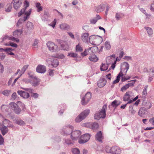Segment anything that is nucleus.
I'll return each instance as SVG.
<instances>
[{
  "label": "nucleus",
  "instance_id": "obj_47",
  "mask_svg": "<svg viewBox=\"0 0 154 154\" xmlns=\"http://www.w3.org/2000/svg\"><path fill=\"white\" fill-rule=\"evenodd\" d=\"M99 126L97 123L94 122L93 124H91V128L93 129H96L98 128Z\"/></svg>",
  "mask_w": 154,
  "mask_h": 154
},
{
  "label": "nucleus",
  "instance_id": "obj_64",
  "mask_svg": "<svg viewBox=\"0 0 154 154\" xmlns=\"http://www.w3.org/2000/svg\"><path fill=\"white\" fill-rule=\"evenodd\" d=\"M149 122L152 125L154 126V117L150 119L149 120Z\"/></svg>",
  "mask_w": 154,
  "mask_h": 154
},
{
  "label": "nucleus",
  "instance_id": "obj_55",
  "mask_svg": "<svg viewBox=\"0 0 154 154\" xmlns=\"http://www.w3.org/2000/svg\"><path fill=\"white\" fill-rule=\"evenodd\" d=\"M129 88L128 85L127 84L121 88V90L122 91H123L126 90Z\"/></svg>",
  "mask_w": 154,
  "mask_h": 154
},
{
  "label": "nucleus",
  "instance_id": "obj_38",
  "mask_svg": "<svg viewBox=\"0 0 154 154\" xmlns=\"http://www.w3.org/2000/svg\"><path fill=\"white\" fill-rule=\"evenodd\" d=\"M76 51L77 52H81L83 50V48L81 45L78 44L76 46Z\"/></svg>",
  "mask_w": 154,
  "mask_h": 154
},
{
  "label": "nucleus",
  "instance_id": "obj_3",
  "mask_svg": "<svg viewBox=\"0 0 154 154\" xmlns=\"http://www.w3.org/2000/svg\"><path fill=\"white\" fill-rule=\"evenodd\" d=\"M107 106L106 105H104L99 112H97L95 114L94 117L95 119L99 120L100 118H104L106 117V110Z\"/></svg>",
  "mask_w": 154,
  "mask_h": 154
},
{
  "label": "nucleus",
  "instance_id": "obj_7",
  "mask_svg": "<svg viewBox=\"0 0 154 154\" xmlns=\"http://www.w3.org/2000/svg\"><path fill=\"white\" fill-rule=\"evenodd\" d=\"M9 40H11L14 42H18L19 41V40L17 38L13 37L12 36H9L7 35H5L2 38L0 39V43L4 42H7Z\"/></svg>",
  "mask_w": 154,
  "mask_h": 154
},
{
  "label": "nucleus",
  "instance_id": "obj_39",
  "mask_svg": "<svg viewBox=\"0 0 154 154\" xmlns=\"http://www.w3.org/2000/svg\"><path fill=\"white\" fill-rule=\"evenodd\" d=\"M15 123L20 125H25V122L21 119H17L15 120Z\"/></svg>",
  "mask_w": 154,
  "mask_h": 154
},
{
  "label": "nucleus",
  "instance_id": "obj_40",
  "mask_svg": "<svg viewBox=\"0 0 154 154\" xmlns=\"http://www.w3.org/2000/svg\"><path fill=\"white\" fill-rule=\"evenodd\" d=\"M35 6L37 8V12H39L42 10V8L41 6V4L39 3H37L35 4Z\"/></svg>",
  "mask_w": 154,
  "mask_h": 154
},
{
  "label": "nucleus",
  "instance_id": "obj_8",
  "mask_svg": "<svg viewBox=\"0 0 154 154\" xmlns=\"http://www.w3.org/2000/svg\"><path fill=\"white\" fill-rule=\"evenodd\" d=\"M47 45L49 50L52 52H56L59 50L57 46L53 42H48L47 43Z\"/></svg>",
  "mask_w": 154,
  "mask_h": 154
},
{
  "label": "nucleus",
  "instance_id": "obj_36",
  "mask_svg": "<svg viewBox=\"0 0 154 154\" xmlns=\"http://www.w3.org/2000/svg\"><path fill=\"white\" fill-rule=\"evenodd\" d=\"M39 82L40 80L36 77V79L32 80V82H31V83L33 86H36L39 85Z\"/></svg>",
  "mask_w": 154,
  "mask_h": 154
},
{
  "label": "nucleus",
  "instance_id": "obj_26",
  "mask_svg": "<svg viewBox=\"0 0 154 154\" xmlns=\"http://www.w3.org/2000/svg\"><path fill=\"white\" fill-rule=\"evenodd\" d=\"M106 83V81L104 78H102L97 82V85L99 87L102 88L104 87Z\"/></svg>",
  "mask_w": 154,
  "mask_h": 154
},
{
  "label": "nucleus",
  "instance_id": "obj_13",
  "mask_svg": "<svg viewBox=\"0 0 154 154\" xmlns=\"http://www.w3.org/2000/svg\"><path fill=\"white\" fill-rule=\"evenodd\" d=\"M24 8L21 9L20 11L19 12L18 16L19 17L20 16L23 14H25L28 11H26V8L29 6V3L27 0H25L23 2Z\"/></svg>",
  "mask_w": 154,
  "mask_h": 154
},
{
  "label": "nucleus",
  "instance_id": "obj_10",
  "mask_svg": "<svg viewBox=\"0 0 154 154\" xmlns=\"http://www.w3.org/2000/svg\"><path fill=\"white\" fill-rule=\"evenodd\" d=\"M9 107L14 110L17 114H19L21 112V109L20 108L17 104L14 102H11L9 104Z\"/></svg>",
  "mask_w": 154,
  "mask_h": 154
},
{
  "label": "nucleus",
  "instance_id": "obj_25",
  "mask_svg": "<svg viewBox=\"0 0 154 154\" xmlns=\"http://www.w3.org/2000/svg\"><path fill=\"white\" fill-rule=\"evenodd\" d=\"M22 89L25 91H28L29 93H32V96L34 98H37L38 97L39 95L37 93H32L33 90L32 89L28 88H23Z\"/></svg>",
  "mask_w": 154,
  "mask_h": 154
},
{
  "label": "nucleus",
  "instance_id": "obj_28",
  "mask_svg": "<svg viewBox=\"0 0 154 154\" xmlns=\"http://www.w3.org/2000/svg\"><path fill=\"white\" fill-rule=\"evenodd\" d=\"M144 29L146 30V33L149 37H152L153 34V31L152 29L148 26H145Z\"/></svg>",
  "mask_w": 154,
  "mask_h": 154
},
{
  "label": "nucleus",
  "instance_id": "obj_46",
  "mask_svg": "<svg viewBox=\"0 0 154 154\" xmlns=\"http://www.w3.org/2000/svg\"><path fill=\"white\" fill-rule=\"evenodd\" d=\"M148 88V86H145L142 92V95L143 97H145L147 94V90Z\"/></svg>",
  "mask_w": 154,
  "mask_h": 154
},
{
  "label": "nucleus",
  "instance_id": "obj_14",
  "mask_svg": "<svg viewBox=\"0 0 154 154\" xmlns=\"http://www.w3.org/2000/svg\"><path fill=\"white\" fill-rule=\"evenodd\" d=\"M46 62L49 63L50 61L51 63V64H49V66L51 68L52 67H56L59 65V62L57 59H53L50 60L48 59L46 60Z\"/></svg>",
  "mask_w": 154,
  "mask_h": 154
},
{
  "label": "nucleus",
  "instance_id": "obj_33",
  "mask_svg": "<svg viewBox=\"0 0 154 154\" xmlns=\"http://www.w3.org/2000/svg\"><path fill=\"white\" fill-rule=\"evenodd\" d=\"M89 60L94 62H97L98 60V58L94 54H92L89 57Z\"/></svg>",
  "mask_w": 154,
  "mask_h": 154
},
{
  "label": "nucleus",
  "instance_id": "obj_49",
  "mask_svg": "<svg viewBox=\"0 0 154 154\" xmlns=\"http://www.w3.org/2000/svg\"><path fill=\"white\" fill-rule=\"evenodd\" d=\"M54 57L60 59H63L65 58V56L62 54H57L54 56Z\"/></svg>",
  "mask_w": 154,
  "mask_h": 154
},
{
  "label": "nucleus",
  "instance_id": "obj_60",
  "mask_svg": "<svg viewBox=\"0 0 154 154\" xmlns=\"http://www.w3.org/2000/svg\"><path fill=\"white\" fill-rule=\"evenodd\" d=\"M138 98V96H137L134 99H132L131 100H130L127 102V104L131 103H132L133 102H134L136 101Z\"/></svg>",
  "mask_w": 154,
  "mask_h": 154
},
{
  "label": "nucleus",
  "instance_id": "obj_53",
  "mask_svg": "<svg viewBox=\"0 0 154 154\" xmlns=\"http://www.w3.org/2000/svg\"><path fill=\"white\" fill-rule=\"evenodd\" d=\"M57 22V20L56 19H54V21L52 22L51 24H48L49 26H52L53 28H54L56 25Z\"/></svg>",
  "mask_w": 154,
  "mask_h": 154
},
{
  "label": "nucleus",
  "instance_id": "obj_6",
  "mask_svg": "<svg viewBox=\"0 0 154 154\" xmlns=\"http://www.w3.org/2000/svg\"><path fill=\"white\" fill-rule=\"evenodd\" d=\"M100 40V43H101L102 40V38L98 35H93L89 38V41L90 43L92 44H95V43Z\"/></svg>",
  "mask_w": 154,
  "mask_h": 154
},
{
  "label": "nucleus",
  "instance_id": "obj_24",
  "mask_svg": "<svg viewBox=\"0 0 154 154\" xmlns=\"http://www.w3.org/2000/svg\"><path fill=\"white\" fill-rule=\"evenodd\" d=\"M0 125H7V127L8 128H13L14 127V125L11 124V122L8 119H4L2 121V124L0 123Z\"/></svg>",
  "mask_w": 154,
  "mask_h": 154
},
{
  "label": "nucleus",
  "instance_id": "obj_63",
  "mask_svg": "<svg viewBox=\"0 0 154 154\" xmlns=\"http://www.w3.org/2000/svg\"><path fill=\"white\" fill-rule=\"evenodd\" d=\"M67 33L69 35L70 37L72 39H75V37L74 35L72 32H68Z\"/></svg>",
  "mask_w": 154,
  "mask_h": 154
},
{
  "label": "nucleus",
  "instance_id": "obj_19",
  "mask_svg": "<svg viewBox=\"0 0 154 154\" xmlns=\"http://www.w3.org/2000/svg\"><path fill=\"white\" fill-rule=\"evenodd\" d=\"M17 93L19 95L23 98L27 99L30 96L29 93L23 91H18Z\"/></svg>",
  "mask_w": 154,
  "mask_h": 154
},
{
  "label": "nucleus",
  "instance_id": "obj_31",
  "mask_svg": "<svg viewBox=\"0 0 154 154\" xmlns=\"http://www.w3.org/2000/svg\"><path fill=\"white\" fill-rule=\"evenodd\" d=\"M146 110L145 107H141L139 110L138 112V115L141 117H143L146 111Z\"/></svg>",
  "mask_w": 154,
  "mask_h": 154
},
{
  "label": "nucleus",
  "instance_id": "obj_57",
  "mask_svg": "<svg viewBox=\"0 0 154 154\" xmlns=\"http://www.w3.org/2000/svg\"><path fill=\"white\" fill-rule=\"evenodd\" d=\"M105 150L107 152L111 153V148L109 146H106L105 148Z\"/></svg>",
  "mask_w": 154,
  "mask_h": 154
},
{
  "label": "nucleus",
  "instance_id": "obj_34",
  "mask_svg": "<svg viewBox=\"0 0 154 154\" xmlns=\"http://www.w3.org/2000/svg\"><path fill=\"white\" fill-rule=\"evenodd\" d=\"M109 63H107L106 64H102L100 66V69L101 71H106L108 69Z\"/></svg>",
  "mask_w": 154,
  "mask_h": 154
},
{
  "label": "nucleus",
  "instance_id": "obj_37",
  "mask_svg": "<svg viewBox=\"0 0 154 154\" xmlns=\"http://www.w3.org/2000/svg\"><path fill=\"white\" fill-rule=\"evenodd\" d=\"M94 48V47H91L87 49H86L84 51L81 53V55L83 57L86 56L88 54V52H89V51L90 50H93Z\"/></svg>",
  "mask_w": 154,
  "mask_h": 154
},
{
  "label": "nucleus",
  "instance_id": "obj_30",
  "mask_svg": "<svg viewBox=\"0 0 154 154\" xmlns=\"http://www.w3.org/2000/svg\"><path fill=\"white\" fill-rule=\"evenodd\" d=\"M60 27L62 30H68L70 29V26L66 23H62L60 25Z\"/></svg>",
  "mask_w": 154,
  "mask_h": 154
},
{
  "label": "nucleus",
  "instance_id": "obj_22",
  "mask_svg": "<svg viewBox=\"0 0 154 154\" xmlns=\"http://www.w3.org/2000/svg\"><path fill=\"white\" fill-rule=\"evenodd\" d=\"M105 5L104 4H101L100 5L95 7V10L97 13L101 12L103 11L105 9Z\"/></svg>",
  "mask_w": 154,
  "mask_h": 154
},
{
  "label": "nucleus",
  "instance_id": "obj_9",
  "mask_svg": "<svg viewBox=\"0 0 154 154\" xmlns=\"http://www.w3.org/2000/svg\"><path fill=\"white\" fill-rule=\"evenodd\" d=\"M32 10V9H29L28 11L25 14H24L25 16L23 19L20 18L17 24V26H19L24 22L25 21L28 17H29V16L31 14Z\"/></svg>",
  "mask_w": 154,
  "mask_h": 154
},
{
  "label": "nucleus",
  "instance_id": "obj_45",
  "mask_svg": "<svg viewBox=\"0 0 154 154\" xmlns=\"http://www.w3.org/2000/svg\"><path fill=\"white\" fill-rule=\"evenodd\" d=\"M61 46L63 50H67L69 49L68 45L65 42L64 44H61Z\"/></svg>",
  "mask_w": 154,
  "mask_h": 154
},
{
  "label": "nucleus",
  "instance_id": "obj_1",
  "mask_svg": "<svg viewBox=\"0 0 154 154\" xmlns=\"http://www.w3.org/2000/svg\"><path fill=\"white\" fill-rule=\"evenodd\" d=\"M129 68V65L128 63L125 62L121 64V71L116 77V79L113 81V84H116L119 82L120 77L126 75Z\"/></svg>",
  "mask_w": 154,
  "mask_h": 154
},
{
  "label": "nucleus",
  "instance_id": "obj_4",
  "mask_svg": "<svg viewBox=\"0 0 154 154\" xmlns=\"http://www.w3.org/2000/svg\"><path fill=\"white\" fill-rule=\"evenodd\" d=\"M90 110L87 109L81 113L75 119V121L77 123H79L84 119L89 114Z\"/></svg>",
  "mask_w": 154,
  "mask_h": 154
},
{
  "label": "nucleus",
  "instance_id": "obj_20",
  "mask_svg": "<svg viewBox=\"0 0 154 154\" xmlns=\"http://www.w3.org/2000/svg\"><path fill=\"white\" fill-rule=\"evenodd\" d=\"M36 70L38 73H44L46 71V68L45 66L38 65L36 67Z\"/></svg>",
  "mask_w": 154,
  "mask_h": 154
},
{
  "label": "nucleus",
  "instance_id": "obj_62",
  "mask_svg": "<svg viewBox=\"0 0 154 154\" xmlns=\"http://www.w3.org/2000/svg\"><path fill=\"white\" fill-rule=\"evenodd\" d=\"M54 70L50 69L49 70V75L51 76H53L54 75Z\"/></svg>",
  "mask_w": 154,
  "mask_h": 154
},
{
  "label": "nucleus",
  "instance_id": "obj_50",
  "mask_svg": "<svg viewBox=\"0 0 154 154\" xmlns=\"http://www.w3.org/2000/svg\"><path fill=\"white\" fill-rule=\"evenodd\" d=\"M105 46L106 50H109L111 48L110 42L107 41L106 42L105 44Z\"/></svg>",
  "mask_w": 154,
  "mask_h": 154
},
{
  "label": "nucleus",
  "instance_id": "obj_21",
  "mask_svg": "<svg viewBox=\"0 0 154 154\" xmlns=\"http://www.w3.org/2000/svg\"><path fill=\"white\" fill-rule=\"evenodd\" d=\"M116 55L115 54H112L110 56L107 57V59L110 60V62H112V61H114V63H112L111 68L113 69H114L116 66V60H115Z\"/></svg>",
  "mask_w": 154,
  "mask_h": 154
},
{
  "label": "nucleus",
  "instance_id": "obj_16",
  "mask_svg": "<svg viewBox=\"0 0 154 154\" xmlns=\"http://www.w3.org/2000/svg\"><path fill=\"white\" fill-rule=\"evenodd\" d=\"M74 141L72 139L66 138L63 139V144L66 146H72L74 144Z\"/></svg>",
  "mask_w": 154,
  "mask_h": 154
},
{
  "label": "nucleus",
  "instance_id": "obj_61",
  "mask_svg": "<svg viewBox=\"0 0 154 154\" xmlns=\"http://www.w3.org/2000/svg\"><path fill=\"white\" fill-rule=\"evenodd\" d=\"M91 124L90 123H86L82 124V126L89 128H91Z\"/></svg>",
  "mask_w": 154,
  "mask_h": 154
},
{
  "label": "nucleus",
  "instance_id": "obj_2",
  "mask_svg": "<svg viewBox=\"0 0 154 154\" xmlns=\"http://www.w3.org/2000/svg\"><path fill=\"white\" fill-rule=\"evenodd\" d=\"M73 126L70 125H66L61 129L60 132L64 136H67L71 134L73 131Z\"/></svg>",
  "mask_w": 154,
  "mask_h": 154
},
{
  "label": "nucleus",
  "instance_id": "obj_59",
  "mask_svg": "<svg viewBox=\"0 0 154 154\" xmlns=\"http://www.w3.org/2000/svg\"><path fill=\"white\" fill-rule=\"evenodd\" d=\"M90 23L91 24H95L97 21V20L94 18L91 19L90 20Z\"/></svg>",
  "mask_w": 154,
  "mask_h": 154
},
{
  "label": "nucleus",
  "instance_id": "obj_5",
  "mask_svg": "<svg viewBox=\"0 0 154 154\" xmlns=\"http://www.w3.org/2000/svg\"><path fill=\"white\" fill-rule=\"evenodd\" d=\"M91 95L89 92L87 93L84 96L81 97V103L83 105H86L91 98Z\"/></svg>",
  "mask_w": 154,
  "mask_h": 154
},
{
  "label": "nucleus",
  "instance_id": "obj_58",
  "mask_svg": "<svg viewBox=\"0 0 154 154\" xmlns=\"http://www.w3.org/2000/svg\"><path fill=\"white\" fill-rule=\"evenodd\" d=\"M136 81V80L135 79L133 80H131L130 81V82H131L130 83H129L127 84V85H128V86L129 87L130 86H133L134 85V84L135 83V82Z\"/></svg>",
  "mask_w": 154,
  "mask_h": 154
},
{
  "label": "nucleus",
  "instance_id": "obj_27",
  "mask_svg": "<svg viewBox=\"0 0 154 154\" xmlns=\"http://www.w3.org/2000/svg\"><path fill=\"white\" fill-rule=\"evenodd\" d=\"M23 32V29H17L13 32V35L14 37L17 38L20 36Z\"/></svg>",
  "mask_w": 154,
  "mask_h": 154
},
{
  "label": "nucleus",
  "instance_id": "obj_43",
  "mask_svg": "<svg viewBox=\"0 0 154 154\" xmlns=\"http://www.w3.org/2000/svg\"><path fill=\"white\" fill-rule=\"evenodd\" d=\"M72 153L74 154H80V151L79 149L75 148H73L71 150Z\"/></svg>",
  "mask_w": 154,
  "mask_h": 154
},
{
  "label": "nucleus",
  "instance_id": "obj_11",
  "mask_svg": "<svg viewBox=\"0 0 154 154\" xmlns=\"http://www.w3.org/2000/svg\"><path fill=\"white\" fill-rule=\"evenodd\" d=\"M90 135L88 134H86L81 136L79 140V143L81 144L87 142L90 139Z\"/></svg>",
  "mask_w": 154,
  "mask_h": 154
},
{
  "label": "nucleus",
  "instance_id": "obj_12",
  "mask_svg": "<svg viewBox=\"0 0 154 154\" xmlns=\"http://www.w3.org/2000/svg\"><path fill=\"white\" fill-rule=\"evenodd\" d=\"M81 132L79 130L72 131L71 134V138L73 140H76L80 138Z\"/></svg>",
  "mask_w": 154,
  "mask_h": 154
},
{
  "label": "nucleus",
  "instance_id": "obj_15",
  "mask_svg": "<svg viewBox=\"0 0 154 154\" xmlns=\"http://www.w3.org/2000/svg\"><path fill=\"white\" fill-rule=\"evenodd\" d=\"M12 3H13L14 9L17 10L21 6L22 2L21 0H13Z\"/></svg>",
  "mask_w": 154,
  "mask_h": 154
},
{
  "label": "nucleus",
  "instance_id": "obj_23",
  "mask_svg": "<svg viewBox=\"0 0 154 154\" xmlns=\"http://www.w3.org/2000/svg\"><path fill=\"white\" fill-rule=\"evenodd\" d=\"M121 152L120 149L117 146H113L111 148V154H119Z\"/></svg>",
  "mask_w": 154,
  "mask_h": 154
},
{
  "label": "nucleus",
  "instance_id": "obj_35",
  "mask_svg": "<svg viewBox=\"0 0 154 154\" xmlns=\"http://www.w3.org/2000/svg\"><path fill=\"white\" fill-rule=\"evenodd\" d=\"M12 8L11 4L10 3H8L6 5L5 11L7 12H9L11 11Z\"/></svg>",
  "mask_w": 154,
  "mask_h": 154
},
{
  "label": "nucleus",
  "instance_id": "obj_18",
  "mask_svg": "<svg viewBox=\"0 0 154 154\" xmlns=\"http://www.w3.org/2000/svg\"><path fill=\"white\" fill-rule=\"evenodd\" d=\"M89 34L88 33L85 32L81 34V38L84 42L88 43L89 40Z\"/></svg>",
  "mask_w": 154,
  "mask_h": 154
},
{
  "label": "nucleus",
  "instance_id": "obj_29",
  "mask_svg": "<svg viewBox=\"0 0 154 154\" xmlns=\"http://www.w3.org/2000/svg\"><path fill=\"white\" fill-rule=\"evenodd\" d=\"M95 138L98 141L102 142V140L103 138V137L102 135L101 131H99L97 133L95 136Z\"/></svg>",
  "mask_w": 154,
  "mask_h": 154
},
{
  "label": "nucleus",
  "instance_id": "obj_44",
  "mask_svg": "<svg viewBox=\"0 0 154 154\" xmlns=\"http://www.w3.org/2000/svg\"><path fill=\"white\" fill-rule=\"evenodd\" d=\"M123 15L122 13H118L116 14L115 17L117 20H119L122 18Z\"/></svg>",
  "mask_w": 154,
  "mask_h": 154
},
{
  "label": "nucleus",
  "instance_id": "obj_52",
  "mask_svg": "<svg viewBox=\"0 0 154 154\" xmlns=\"http://www.w3.org/2000/svg\"><path fill=\"white\" fill-rule=\"evenodd\" d=\"M11 92L10 90H5L3 91L2 94L4 95L8 96Z\"/></svg>",
  "mask_w": 154,
  "mask_h": 154
},
{
  "label": "nucleus",
  "instance_id": "obj_54",
  "mask_svg": "<svg viewBox=\"0 0 154 154\" xmlns=\"http://www.w3.org/2000/svg\"><path fill=\"white\" fill-rule=\"evenodd\" d=\"M117 102L118 101L116 100H115L111 103V105L113 107L116 108L117 106Z\"/></svg>",
  "mask_w": 154,
  "mask_h": 154
},
{
  "label": "nucleus",
  "instance_id": "obj_56",
  "mask_svg": "<svg viewBox=\"0 0 154 154\" xmlns=\"http://www.w3.org/2000/svg\"><path fill=\"white\" fill-rule=\"evenodd\" d=\"M129 111L132 115H134L135 113V111L134 109H133V108L132 106H129Z\"/></svg>",
  "mask_w": 154,
  "mask_h": 154
},
{
  "label": "nucleus",
  "instance_id": "obj_48",
  "mask_svg": "<svg viewBox=\"0 0 154 154\" xmlns=\"http://www.w3.org/2000/svg\"><path fill=\"white\" fill-rule=\"evenodd\" d=\"M150 76L154 77V68H150L149 71Z\"/></svg>",
  "mask_w": 154,
  "mask_h": 154
},
{
  "label": "nucleus",
  "instance_id": "obj_42",
  "mask_svg": "<svg viewBox=\"0 0 154 154\" xmlns=\"http://www.w3.org/2000/svg\"><path fill=\"white\" fill-rule=\"evenodd\" d=\"M4 45L7 46H11V47L17 48V45L15 43H14L12 42H9V43H6L4 44Z\"/></svg>",
  "mask_w": 154,
  "mask_h": 154
},
{
  "label": "nucleus",
  "instance_id": "obj_32",
  "mask_svg": "<svg viewBox=\"0 0 154 154\" xmlns=\"http://www.w3.org/2000/svg\"><path fill=\"white\" fill-rule=\"evenodd\" d=\"M26 27L27 30L30 31L32 30L33 29V25L31 22L28 21L26 24Z\"/></svg>",
  "mask_w": 154,
  "mask_h": 154
},
{
  "label": "nucleus",
  "instance_id": "obj_17",
  "mask_svg": "<svg viewBox=\"0 0 154 154\" xmlns=\"http://www.w3.org/2000/svg\"><path fill=\"white\" fill-rule=\"evenodd\" d=\"M132 92L131 91L127 92L123 97V100L124 101H129L133 99L131 95Z\"/></svg>",
  "mask_w": 154,
  "mask_h": 154
},
{
  "label": "nucleus",
  "instance_id": "obj_41",
  "mask_svg": "<svg viewBox=\"0 0 154 154\" xmlns=\"http://www.w3.org/2000/svg\"><path fill=\"white\" fill-rule=\"evenodd\" d=\"M28 66V65H26L23 66L20 72V76H21L22 74L24 73L26 70L27 69Z\"/></svg>",
  "mask_w": 154,
  "mask_h": 154
},
{
  "label": "nucleus",
  "instance_id": "obj_51",
  "mask_svg": "<svg viewBox=\"0 0 154 154\" xmlns=\"http://www.w3.org/2000/svg\"><path fill=\"white\" fill-rule=\"evenodd\" d=\"M68 56L72 57H76L77 56V54L73 52L69 53L68 54Z\"/></svg>",
  "mask_w": 154,
  "mask_h": 154
}]
</instances>
